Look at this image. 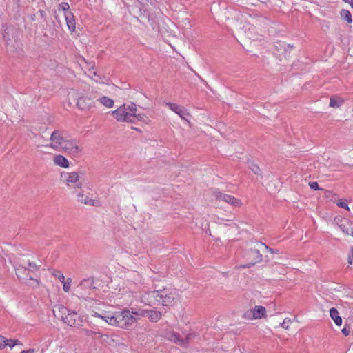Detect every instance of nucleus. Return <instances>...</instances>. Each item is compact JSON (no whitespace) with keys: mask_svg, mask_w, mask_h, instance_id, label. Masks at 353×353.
<instances>
[{"mask_svg":"<svg viewBox=\"0 0 353 353\" xmlns=\"http://www.w3.org/2000/svg\"><path fill=\"white\" fill-rule=\"evenodd\" d=\"M16 275L21 280H30L32 281V283L30 285L33 287H38L39 285V281L32 277V275L27 268L26 265L17 263L14 266Z\"/></svg>","mask_w":353,"mask_h":353,"instance_id":"39448f33","label":"nucleus"},{"mask_svg":"<svg viewBox=\"0 0 353 353\" xmlns=\"http://www.w3.org/2000/svg\"><path fill=\"white\" fill-rule=\"evenodd\" d=\"M77 106L82 110H88L94 106V101L88 97H81L78 99Z\"/></svg>","mask_w":353,"mask_h":353,"instance_id":"dca6fc26","label":"nucleus"},{"mask_svg":"<svg viewBox=\"0 0 353 353\" xmlns=\"http://www.w3.org/2000/svg\"><path fill=\"white\" fill-rule=\"evenodd\" d=\"M98 101L107 108H112L114 105V101L107 97H103L99 99Z\"/></svg>","mask_w":353,"mask_h":353,"instance_id":"b1692460","label":"nucleus"},{"mask_svg":"<svg viewBox=\"0 0 353 353\" xmlns=\"http://www.w3.org/2000/svg\"><path fill=\"white\" fill-rule=\"evenodd\" d=\"M265 251L273 252V249L270 248L261 242H256L254 247L251 248L248 252V257L252 260V262L248 263L243 267L250 268L257 263L261 262L263 260V256L261 254V252H264Z\"/></svg>","mask_w":353,"mask_h":353,"instance_id":"7ed1b4c3","label":"nucleus"},{"mask_svg":"<svg viewBox=\"0 0 353 353\" xmlns=\"http://www.w3.org/2000/svg\"><path fill=\"white\" fill-rule=\"evenodd\" d=\"M54 275L59 280L60 282H63L65 280L64 275L60 272L57 271Z\"/></svg>","mask_w":353,"mask_h":353,"instance_id":"f704fd0d","label":"nucleus"},{"mask_svg":"<svg viewBox=\"0 0 353 353\" xmlns=\"http://www.w3.org/2000/svg\"><path fill=\"white\" fill-rule=\"evenodd\" d=\"M334 221L341 228V230L346 234L353 235V222L346 218L336 216Z\"/></svg>","mask_w":353,"mask_h":353,"instance_id":"9b49d317","label":"nucleus"},{"mask_svg":"<svg viewBox=\"0 0 353 353\" xmlns=\"http://www.w3.org/2000/svg\"><path fill=\"white\" fill-rule=\"evenodd\" d=\"M77 201L79 202V199H83L84 197V194L82 192H79L77 193Z\"/></svg>","mask_w":353,"mask_h":353,"instance_id":"ea45409f","label":"nucleus"},{"mask_svg":"<svg viewBox=\"0 0 353 353\" xmlns=\"http://www.w3.org/2000/svg\"><path fill=\"white\" fill-rule=\"evenodd\" d=\"M179 299L177 290L174 288H163L159 290V305L163 306H172Z\"/></svg>","mask_w":353,"mask_h":353,"instance_id":"20e7f679","label":"nucleus"},{"mask_svg":"<svg viewBox=\"0 0 353 353\" xmlns=\"http://www.w3.org/2000/svg\"><path fill=\"white\" fill-rule=\"evenodd\" d=\"M22 345V343L17 339H6L4 336L0 335V350L3 349L6 346L12 348L15 345Z\"/></svg>","mask_w":353,"mask_h":353,"instance_id":"a211bd4d","label":"nucleus"},{"mask_svg":"<svg viewBox=\"0 0 353 353\" xmlns=\"http://www.w3.org/2000/svg\"><path fill=\"white\" fill-rule=\"evenodd\" d=\"M341 332H342L344 336H348V335L350 334V328H348V327H343V328L342 329Z\"/></svg>","mask_w":353,"mask_h":353,"instance_id":"e433bc0d","label":"nucleus"},{"mask_svg":"<svg viewBox=\"0 0 353 353\" xmlns=\"http://www.w3.org/2000/svg\"><path fill=\"white\" fill-rule=\"evenodd\" d=\"M52 312L56 318L61 319L63 323L71 327H79L83 326V322L85 321L83 316L63 305H55Z\"/></svg>","mask_w":353,"mask_h":353,"instance_id":"f03ea898","label":"nucleus"},{"mask_svg":"<svg viewBox=\"0 0 353 353\" xmlns=\"http://www.w3.org/2000/svg\"><path fill=\"white\" fill-rule=\"evenodd\" d=\"M83 332H85V335H87V336H91L92 334H94L95 335H98V336L101 337V338H103V337L108 338V335H103L101 332H93V331L89 330H83Z\"/></svg>","mask_w":353,"mask_h":353,"instance_id":"2f4dec72","label":"nucleus"},{"mask_svg":"<svg viewBox=\"0 0 353 353\" xmlns=\"http://www.w3.org/2000/svg\"><path fill=\"white\" fill-rule=\"evenodd\" d=\"M93 285L94 279L92 277L84 279L77 288V292L81 296H84L86 294L90 295V291L95 289V287H94Z\"/></svg>","mask_w":353,"mask_h":353,"instance_id":"0eeeda50","label":"nucleus"},{"mask_svg":"<svg viewBox=\"0 0 353 353\" xmlns=\"http://www.w3.org/2000/svg\"><path fill=\"white\" fill-rule=\"evenodd\" d=\"M65 18L66 21V24L68 28V29L74 32L76 31V23L74 17L72 12H68L65 13Z\"/></svg>","mask_w":353,"mask_h":353,"instance_id":"6ab92c4d","label":"nucleus"},{"mask_svg":"<svg viewBox=\"0 0 353 353\" xmlns=\"http://www.w3.org/2000/svg\"><path fill=\"white\" fill-rule=\"evenodd\" d=\"M166 105L168 106L171 110L176 113L182 119L186 120V117L189 115V113L184 107L173 103H167Z\"/></svg>","mask_w":353,"mask_h":353,"instance_id":"f3484780","label":"nucleus"},{"mask_svg":"<svg viewBox=\"0 0 353 353\" xmlns=\"http://www.w3.org/2000/svg\"><path fill=\"white\" fill-rule=\"evenodd\" d=\"M245 317L250 320L265 318L266 317V309L263 306H255L253 310L245 312Z\"/></svg>","mask_w":353,"mask_h":353,"instance_id":"ddd939ff","label":"nucleus"},{"mask_svg":"<svg viewBox=\"0 0 353 353\" xmlns=\"http://www.w3.org/2000/svg\"><path fill=\"white\" fill-rule=\"evenodd\" d=\"M66 140L67 139L63 137L61 131L54 130L50 136L51 143L48 146L53 149L60 150Z\"/></svg>","mask_w":353,"mask_h":353,"instance_id":"9d476101","label":"nucleus"},{"mask_svg":"<svg viewBox=\"0 0 353 353\" xmlns=\"http://www.w3.org/2000/svg\"><path fill=\"white\" fill-rule=\"evenodd\" d=\"M92 316L101 318L109 325H115L123 329H128L137 321V319L132 316L129 310L115 312L114 314L108 312L100 314L94 312Z\"/></svg>","mask_w":353,"mask_h":353,"instance_id":"f257e3e1","label":"nucleus"},{"mask_svg":"<svg viewBox=\"0 0 353 353\" xmlns=\"http://www.w3.org/2000/svg\"><path fill=\"white\" fill-rule=\"evenodd\" d=\"M249 163V168L250 169L256 174H259L260 172V168L259 167L255 164L254 162L250 161Z\"/></svg>","mask_w":353,"mask_h":353,"instance_id":"c85d7f7f","label":"nucleus"},{"mask_svg":"<svg viewBox=\"0 0 353 353\" xmlns=\"http://www.w3.org/2000/svg\"><path fill=\"white\" fill-rule=\"evenodd\" d=\"M61 150H63L65 152H68L74 157L77 156L81 152V149L78 145L77 139L66 140Z\"/></svg>","mask_w":353,"mask_h":353,"instance_id":"4468645a","label":"nucleus"},{"mask_svg":"<svg viewBox=\"0 0 353 353\" xmlns=\"http://www.w3.org/2000/svg\"><path fill=\"white\" fill-rule=\"evenodd\" d=\"M34 349H29L28 350H22L21 353H34Z\"/></svg>","mask_w":353,"mask_h":353,"instance_id":"79ce46f5","label":"nucleus"},{"mask_svg":"<svg viewBox=\"0 0 353 353\" xmlns=\"http://www.w3.org/2000/svg\"><path fill=\"white\" fill-rule=\"evenodd\" d=\"M194 334L192 333L188 334L184 339L181 338V336L176 333V332H171L168 335V339L173 341L174 343L186 347L191 339H192L194 337Z\"/></svg>","mask_w":353,"mask_h":353,"instance_id":"f8f14e48","label":"nucleus"},{"mask_svg":"<svg viewBox=\"0 0 353 353\" xmlns=\"http://www.w3.org/2000/svg\"><path fill=\"white\" fill-rule=\"evenodd\" d=\"M345 2L349 3L353 5V0H343Z\"/></svg>","mask_w":353,"mask_h":353,"instance_id":"a18cd8bd","label":"nucleus"},{"mask_svg":"<svg viewBox=\"0 0 353 353\" xmlns=\"http://www.w3.org/2000/svg\"><path fill=\"white\" fill-rule=\"evenodd\" d=\"M159 290L147 292L141 296V301L145 305L154 306L159 305Z\"/></svg>","mask_w":353,"mask_h":353,"instance_id":"6e6552de","label":"nucleus"},{"mask_svg":"<svg viewBox=\"0 0 353 353\" xmlns=\"http://www.w3.org/2000/svg\"><path fill=\"white\" fill-rule=\"evenodd\" d=\"M54 162L56 165L66 168L69 166V162L65 157L62 155H57L54 158Z\"/></svg>","mask_w":353,"mask_h":353,"instance_id":"412c9836","label":"nucleus"},{"mask_svg":"<svg viewBox=\"0 0 353 353\" xmlns=\"http://www.w3.org/2000/svg\"><path fill=\"white\" fill-rule=\"evenodd\" d=\"M61 283L63 284V290L66 292H69L72 283V279L68 278L66 281L64 280V281Z\"/></svg>","mask_w":353,"mask_h":353,"instance_id":"7c9ffc66","label":"nucleus"},{"mask_svg":"<svg viewBox=\"0 0 353 353\" xmlns=\"http://www.w3.org/2000/svg\"><path fill=\"white\" fill-rule=\"evenodd\" d=\"M147 316L151 322H158L161 319L162 313L155 310H148Z\"/></svg>","mask_w":353,"mask_h":353,"instance_id":"aec40b11","label":"nucleus"},{"mask_svg":"<svg viewBox=\"0 0 353 353\" xmlns=\"http://www.w3.org/2000/svg\"><path fill=\"white\" fill-rule=\"evenodd\" d=\"M128 112L132 113L133 114V118L134 122L135 121V117H136V110H137V105L134 103H131L130 105L126 106Z\"/></svg>","mask_w":353,"mask_h":353,"instance_id":"bb28decb","label":"nucleus"},{"mask_svg":"<svg viewBox=\"0 0 353 353\" xmlns=\"http://www.w3.org/2000/svg\"><path fill=\"white\" fill-rule=\"evenodd\" d=\"M330 315L336 325L339 326L342 324V319L339 316L338 310L336 308L332 307L330 310Z\"/></svg>","mask_w":353,"mask_h":353,"instance_id":"4be33fe9","label":"nucleus"},{"mask_svg":"<svg viewBox=\"0 0 353 353\" xmlns=\"http://www.w3.org/2000/svg\"><path fill=\"white\" fill-rule=\"evenodd\" d=\"M309 185L311 189L314 190H318L320 189L317 182H310Z\"/></svg>","mask_w":353,"mask_h":353,"instance_id":"c9c22d12","label":"nucleus"},{"mask_svg":"<svg viewBox=\"0 0 353 353\" xmlns=\"http://www.w3.org/2000/svg\"><path fill=\"white\" fill-rule=\"evenodd\" d=\"M65 182L68 186L75 188H81L82 182L79 181V176L77 172H70L66 173Z\"/></svg>","mask_w":353,"mask_h":353,"instance_id":"2eb2a0df","label":"nucleus"},{"mask_svg":"<svg viewBox=\"0 0 353 353\" xmlns=\"http://www.w3.org/2000/svg\"><path fill=\"white\" fill-rule=\"evenodd\" d=\"M39 12L40 13L41 17H44L46 15V12L44 10H40Z\"/></svg>","mask_w":353,"mask_h":353,"instance_id":"37998d69","label":"nucleus"},{"mask_svg":"<svg viewBox=\"0 0 353 353\" xmlns=\"http://www.w3.org/2000/svg\"><path fill=\"white\" fill-rule=\"evenodd\" d=\"M338 205L341 208H345L347 210H350V208H349V206L347 203H344V202H340L338 203Z\"/></svg>","mask_w":353,"mask_h":353,"instance_id":"4c0bfd02","label":"nucleus"},{"mask_svg":"<svg viewBox=\"0 0 353 353\" xmlns=\"http://www.w3.org/2000/svg\"><path fill=\"white\" fill-rule=\"evenodd\" d=\"M62 10L63 11L65 12H70V6L66 2H62L59 5V10Z\"/></svg>","mask_w":353,"mask_h":353,"instance_id":"473e14b6","label":"nucleus"},{"mask_svg":"<svg viewBox=\"0 0 353 353\" xmlns=\"http://www.w3.org/2000/svg\"><path fill=\"white\" fill-rule=\"evenodd\" d=\"M26 265V263H25ZM27 268L29 270L30 272L32 275L36 271L39 270V266L33 262H27Z\"/></svg>","mask_w":353,"mask_h":353,"instance_id":"a878e982","label":"nucleus"},{"mask_svg":"<svg viewBox=\"0 0 353 353\" xmlns=\"http://www.w3.org/2000/svg\"><path fill=\"white\" fill-rule=\"evenodd\" d=\"M343 103V101H337L334 97H331L330 99V106L332 108H339Z\"/></svg>","mask_w":353,"mask_h":353,"instance_id":"cd10ccee","label":"nucleus"},{"mask_svg":"<svg viewBox=\"0 0 353 353\" xmlns=\"http://www.w3.org/2000/svg\"><path fill=\"white\" fill-rule=\"evenodd\" d=\"M62 353H65V352H62Z\"/></svg>","mask_w":353,"mask_h":353,"instance_id":"de8ad7c7","label":"nucleus"},{"mask_svg":"<svg viewBox=\"0 0 353 353\" xmlns=\"http://www.w3.org/2000/svg\"><path fill=\"white\" fill-rule=\"evenodd\" d=\"M341 16L347 23H352V14L349 10L345 9L342 10L341 11Z\"/></svg>","mask_w":353,"mask_h":353,"instance_id":"393cba45","label":"nucleus"},{"mask_svg":"<svg viewBox=\"0 0 353 353\" xmlns=\"http://www.w3.org/2000/svg\"><path fill=\"white\" fill-rule=\"evenodd\" d=\"M352 263H353V250H352V254H350L348 256V263L352 264Z\"/></svg>","mask_w":353,"mask_h":353,"instance_id":"a19ab883","label":"nucleus"},{"mask_svg":"<svg viewBox=\"0 0 353 353\" xmlns=\"http://www.w3.org/2000/svg\"><path fill=\"white\" fill-rule=\"evenodd\" d=\"M272 254H273V253H277V252H276V251H274V250H273V252H272Z\"/></svg>","mask_w":353,"mask_h":353,"instance_id":"49530a36","label":"nucleus"},{"mask_svg":"<svg viewBox=\"0 0 353 353\" xmlns=\"http://www.w3.org/2000/svg\"><path fill=\"white\" fill-rule=\"evenodd\" d=\"M214 196L219 201H223L234 207H241L242 202L240 199L234 197L232 195L223 194L219 190H216L213 193Z\"/></svg>","mask_w":353,"mask_h":353,"instance_id":"1a4fd4ad","label":"nucleus"},{"mask_svg":"<svg viewBox=\"0 0 353 353\" xmlns=\"http://www.w3.org/2000/svg\"><path fill=\"white\" fill-rule=\"evenodd\" d=\"M6 117V115L3 112H0V119L3 120Z\"/></svg>","mask_w":353,"mask_h":353,"instance_id":"c03bdc74","label":"nucleus"},{"mask_svg":"<svg viewBox=\"0 0 353 353\" xmlns=\"http://www.w3.org/2000/svg\"><path fill=\"white\" fill-rule=\"evenodd\" d=\"M291 319H288V318H285L283 321L281 323V326L284 328V329H286L288 330L291 324Z\"/></svg>","mask_w":353,"mask_h":353,"instance_id":"72a5a7b5","label":"nucleus"},{"mask_svg":"<svg viewBox=\"0 0 353 353\" xmlns=\"http://www.w3.org/2000/svg\"><path fill=\"white\" fill-rule=\"evenodd\" d=\"M130 312L132 314V316H135L137 319V320H139L141 317L147 316L148 310L132 308L131 310H130Z\"/></svg>","mask_w":353,"mask_h":353,"instance_id":"5701e85b","label":"nucleus"},{"mask_svg":"<svg viewBox=\"0 0 353 353\" xmlns=\"http://www.w3.org/2000/svg\"><path fill=\"white\" fill-rule=\"evenodd\" d=\"M144 117H145V116L143 114H136L135 120L137 119L139 121H143V120H144Z\"/></svg>","mask_w":353,"mask_h":353,"instance_id":"58836bf2","label":"nucleus"},{"mask_svg":"<svg viewBox=\"0 0 353 353\" xmlns=\"http://www.w3.org/2000/svg\"><path fill=\"white\" fill-rule=\"evenodd\" d=\"M79 202L81 203H84L85 205H94V200L88 198V196H84L83 199H79Z\"/></svg>","mask_w":353,"mask_h":353,"instance_id":"c756f323","label":"nucleus"},{"mask_svg":"<svg viewBox=\"0 0 353 353\" xmlns=\"http://www.w3.org/2000/svg\"><path fill=\"white\" fill-rule=\"evenodd\" d=\"M112 114L118 121L134 123L133 114L128 112L125 104L112 111Z\"/></svg>","mask_w":353,"mask_h":353,"instance_id":"423d86ee","label":"nucleus"}]
</instances>
